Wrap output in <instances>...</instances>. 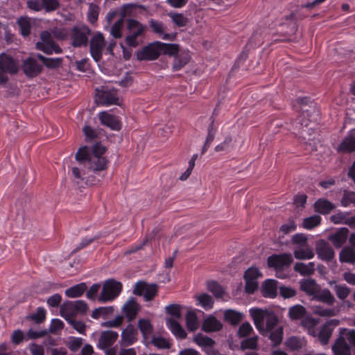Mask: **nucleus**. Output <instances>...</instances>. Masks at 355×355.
Returning a JSON list of instances; mask_svg holds the SVG:
<instances>
[{
	"instance_id": "obj_52",
	"label": "nucleus",
	"mask_w": 355,
	"mask_h": 355,
	"mask_svg": "<svg viewBox=\"0 0 355 355\" xmlns=\"http://www.w3.org/2000/svg\"><path fill=\"white\" fill-rule=\"evenodd\" d=\"M101 237L100 234L96 235L93 237H85L83 238L80 243L72 250L71 254H75L80 250L86 248L96 240Z\"/></svg>"
},
{
	"instance_id": "obj_6",
	"label": "nucleus",
	"mask_w": 355,
	"mask_h": 355,
	"mask_svg": "<svg viewBox=\"0 0 355 355\" xmlns=\"http://www.w3.org/2000/svg\"><path fill=\"white\" fill-rule=\"evenodd\" d=\"M90 35L91 29L87 26L82 24L73 26L70 32L71 45L76 48L86 46Z\"/></svg>"
},
{
	"instance_id": "obj_17",
	"label": "nucleus",
	"mask_w": 355,
	"mask_h": 355,
	"mask_svg": "<svg viewBox=\"0 0 355 355\" xmlns=\"http://www.w3.org/2000/svg\"><path fill=\"white\" fill-rule=\"evenodd\" d=\"M338 324V320L331 319L322 325L318 334V339L322 345H327L329 343L334 329Z\"/></svg>"
},
{
	"instance_id": "obj_18",
	"label": "nucleus",
	"mask_w": 355,
	"mask_h": 355,
	"mask_svg": "<svg viewBox=\"0 0 355 355\" xmlns=\"http://www.w3.org/2000/svg\"><path fill=\"white\" fill-rule=\"evenodd\" d=\"M91 153L87 146L80 147L76 153V159L80 165L87 170V173L94 172L93 163L90 162Z\"/></svg>"
},
{
	"instance_id": "obj_10",
	"label": "nucleus",
	"mask_w": 355,
	"mask_h": 355,
	"mask_svg": "<svg viewBox=\"0 0 355 355\" xmlns=\"http://www.w3.org/2000/svg\"><path fill=\"white\" fill-rule=\"evenodd\" d=\"M160 55L159 49L156 42L150 43L137 52L138 60H155Z\"/></svg>"
},
{
	"instance_id": "obj_54",
	"label": "nucleus",
	"mask_w": 355,
	"mask_h": 355,
	"mask_svg": "<svg viewBox=\"0 0 355 355\" xmlns=\"http://www.w3.org/2000/svg\"><path fill=\"white\" fill-rule=\"evenodd\" d=\"M340 202L344 207H349L351 204L355 205V192L345 190Z\"/></svg>"
},
{
	"instance_id": "obj_40",
	"label": "nucleus",
	"mask_w": 355,
	"mask_h": 355,
	"mask_svg": "<svg viewBox=\"0 0 355 355\" xmlns=\"http://www.w3.org/2000/svg\"><path fill=\"white\" fill-rule=\"evenodd\" d=\"M190 57L187 53H182L175 56L173 64L174 71L182 69L189 62Z\"/></svg>"
},
{
	"instance_id": "obj_60",
	"label": "nucleus",
	"mask_w": 355,
	"mask_h": 355,
	"mask_svg": "<svg viewBox=\"0 0 355 355\" xmlns=\"http://www.w3.org/2000/svg\"><path fill=\"white\" fill-rule=\"evenodd\" d=\"M64 322L58 318H54L51 320L49 330V333L57 334L58 331L62 330L64 328Z\"/></svg>"
},
{
	"instance_id": "obj_42",
	"label": "nucleus",
	"mask_w": 355,
	"mask_h": 355,
	"mask_svg": "<svg viewBox=\"0 0 355 355\" xmlns=\"http://www.w3.org/2000/svg\"><path fill=\"white\" fill-rule=\"evenodd\" d=\"M329 284L332 286L334 284V286L333 287L334 291H335L337 297L340 300H345L346 299L349 293L350 289L345 284H336L335 282H329Z\"/></svg>"
},
{
	"instance_id": "obj_4",
	"label": "nucleus",
	"mask_w": 355,
	"mask_h": 355,
	"mask_svg": "<svg viewBox=\"0 0 355 355\" xmlns=\"http://www.w3.org/2000/svg\"><path fill=\"white\" fill-rule=\"evenodd\" d=\"M293 261V257L289 253L274 254L268 257L267 264L269 268L276 271L277 277L284 279V276H281L279 273H282L284 268L290 266Z\"/></svg>"
},
{
	"instance_id": "obj_49",
	"label": "nucleus",
	"mask_w": 355,
	"mask_h": 355,
	"mask_svg": "<svg viewBox=\"0 0 355 355\" xmlns=\"http://www.w3.org/2000/svg\"><path fill=\"white\" fill-rule=\"evenodd\" d=\"M46 311L43 307H38L36 312L28 315L27 319L34 321L36 324H41L46 319Z\"/></svg>"
},
{
	"instance_id": "obj_12",
	"label": "nucleus",
	"mask_w": 355,
	"mask_h": 355,
	"mask_svg": "<svg viewBox=\"0 0 355 355\" xmlns=\"http://www.w3.org/2000/svg\"><path fill=\"white\" fill-rule=\"evenodd\" d=\"M119 338V334L112 330L103 331L98 338L96 347L99 349L111 348Z\"/></svg>"
},
{
	"instance_id": "obj_48",
	"label": "nucleus",
	"mask_w": 355,
	"mask_h": 355,
	"mask_svg": "<svg viewBox=\"0 0 355 355\" xmlns=\"http://www.w3.org/2000/svg\"><path fill=\"white\" fill-rule=\"evenodd\" d=\"M207 289L210 291L216 298L222 297L224 294L223 287L216 281H210L207 282Z\"/></svg>"
},
{
	"instance_id": "obj_2",
	"label": "nucleus",
	"mask_w": 355,
	"mask_h": 355,
	"mask_svg": "<svg viewBox=\"0 0 355 355\" xmlns=\"http://www.w3.org/2000/svg\"><path fill=\"white\" fill-rule=\"evenodd\" d=\"M128 34L125 38V44L130 47H137L142 42L147 27L135 19H126Z\"/></svg>"
},
{
	"instance_id": "obj_23",
	"label": "nucleus",
	"mask_w": 355,
	"mask_h": 355,
	"mask_svg": "<svg viewBox=\"0 0 355 355\" xmlns=\"http://www.w3.org/2000/svg\"><path fill=\"white\" fill-rule=\"evenodd\" d=\"M349 230L347 227H341L330 235L329 239L336 248H340L346 242Z\"/></svg>"
},
{
	"instance_id": "obj_28",
	"label": "nucleus",
	"mask_w": 355,
	"mask_h": 355,
	"mask_svg": "<svg viewBox=\"0 0 355 355\" xmlns=\"http://www.w3.org/2000/svg\"><path fill=\"white\" fill-rule=\"evenodd\" d=\"M36 48L46 54H52L53 53H61L62 52V49L54 40L45 44L36 43Z\"/></svg>"
},
{
	"instance_id": "obj_47",
	"label": "nucleus",
	"mask_w": 355,
	"mask_h": 355,
	"mask_svg": "<svg viewBox=\"0 0 355 355\" xmlns=\"http://www.w3.org/2000/svg\"><path fill=\"white\" fill-rule=\"evenodd\" d=\"M322 218L319 215H313L304 219L302 226L304 229L311 230L321 223Z\"/></svg>"
},
{
	"instance_id": "obj_14",
	"label": "nucleus",
	"mask_w": 355,
	"mask_h": 355,
	"mask_svg": "<svg viewBox=\"0 0 355 355\" xmlns=\"http://www.w3.org/2000/svg\"><path fill=\"white\" fill-rule=\"evenodd\" d=\"M141 309V306L134 297H130L123 306L122 312L128 322H132Z\"/></svg>"
},
{
	"instance_id": "obj_38",
	"label": "nucleus",
	"mask_w": 355,
	"mask_h": 355,
	"mask_svg": "<svg viewBox=\"0 0 355 355\" xmlns=\"http://www.w3.org/2000/svg\"><path fill=\"white\" fill-rule=\"evenodd\" d=\"M306 313V309L300 304L294 305L288 310V316L293 320L302 319Z\"/></svg>"
},
{
	"instance_id": "obj_59",
	"label": "nucleus",
	"mask_w": 355,
	"mask_h": 355,
	"mask_svg": "<svg viewBox=\"0 0 355 355\" xmlns=\"http://www.w3.org/2000/svg\"><path fill=\"white\" fill-rule=\"evenodd\" d=\"M123 25V20L121 18L118 19L112 25V26L111 28V34L114 38L119 39L122 37Z\"/></svg>"
},
{
	"instance_id": "obj_29",
	"label": "nucleus",
	"mask_w": 355,
	"mask_h": 355,
	"mask_svg": "<svg viewBox=\"0 0 355 355\" xmlns=\"http://www.w3.org/2000/svg\"><path fill=\"white\" fill-rule=\"evenodd\" d=\"M338 150L344 153L355 152V137L352 135L345 137L338 146Z\"/></svg>"
},
{
	"instance_id": "obj_25",
	"label": "nucleus",
	"mask_w": 355,
	"mask_h": 355,
	"mask_svg": "<svg viewBox=\"0 0 355 355\" xmlns=\"http://www.w3.org/2000/svg\"><path fill=\"white\" fill-rule=\"evenodd\" d=\"M222 328V323L213 315H210L205 318L202 325V330L207 333L218 331Z\"/></svg>"
},
{
	"instance_id": "obj_64",
	"label": "nucleus",
	"mask_w": 355,
	"mask_h": 355,
	"mask_svg": "<svg viewBox=\"0 0 355 355\" xmlns=\"http://www.w3.org/2000/svg\"><path fill=\"white\" fill-rule=\"evenodd\" d=\"M43 8L46 12H52L57 10L60 3L57 0H42Z\"/></svg>"
},
{
	"instance_id": "obj_1",
	"label": "nucleus",
	"mask_w": 355,
	"mask_h": 355,
	"mask_svg": "<svg viewBox=\"0 0 355 355\" xmlns=\"http://www.w3.org/2000/svg\"><path fill=\"white\" fill-rule=\"evenodd\" d=\"M250 313L256 328L263 335L273 330L279 322L277 315L268 310L254 308L251 309Z\"/></svg>"
},
{
	"instance_id": "obj_30",
	"label": "nucleus",
	"mask_w": 355,
	"mask_h": 355,
	"mask_svg": "<svg viewBox=\"0 0 355 355\" xmlns=\"http://www.w3.org/2000/svg\"><path fill=\"white\" fill-rule=\"evenodd\" d=\"M300 289L308 295L315 296L318 291V285L314 279H309L300 282Z\"/></svg>"
},
{
	"instance_id": "obj_11",
	"label": "nucleus",
	"mask_w": 355,
	"mask_h": 355,
	"mask_svg": "<svg viewBox=\"0 0 355 355\" xmlns=\"http://www.w3.org/2000/svg\"><path fill=\"white\" fill-rule=\"evenodd\" d=\"M150 31L159 36L164 40L174 41L176 38V33L171 34L166 33V27L162 21L150 19L148 21Z\"/></svg>"
},
{
	"instance_id": "obj_62",
	"label": "nucleus",
	"mask_w": 355,
	"mask_h": 355,
	"mask_svg": "<svg viewBox=\"0 0 355 355\" xmlns=\"http://www.w3.org/2000/svg\"><path fill=\"white\" fill-rule=\"evenodd\" d=\"M49 334V331L46 329L41 330V331H34L32 329H30L26 333V340H35L40 338L44 337Z\"/></svg>"
},
{
	"instance_id": "obj_21",
	"label": "nucleus",
	"mask_w": 355,
	"mask_h": 355,
	"mask_svg": "<svg viewBox=\"0 0 355 355\" xmlns=\"http://www.w3.org/2000/svg\"><path fill=\"white\" fill-rule=\"evenodd\" d=\"M331 349L334 355H352L351 347L343 336L335 340Z\"/></svg>"
},
{
	"instance_id": "obj_39",
	"label": "nucleus",
	"mask_w": 355,
	"mask_h": 355,
	"mask_svg": "<svg viewBox=\"0 0 355 355\" xmlns=\"http://www.w3.org/2000/svg\"><path fill=\"white\" fill-rule=\"evenodd\" d=\"M207 131V136L202 149V154H205L207 152L215 138L217 129L214 127V120L209 125Z\"/></svg>"
},
{
	"instance_id": "obj_41",
	"label": "nucleus",
	"mask_w": 355,
	"mask_h": 355,
	"mask_svg": "<svg viewBox=\"0 0 355 355\" xmlns=\"http://www.w3.org/2000/svg\"><path fill=\"white\" fill-rule=\"evenodd\" d=\"M294 270L302 275H310L314 272V263L313 262L308 264L296 263L294 266Z\"/></svg>"
},
{
	"instance_id": "obj_19",
	"label": "nucleus",
	"mask_w": 355,
	"mask_h": 355,
	"mask_svg": "<svg viewBox=\"0 0 355 355\" xmlns=\"http://www.w3.org/2000/svg\"><path fill=\"white\" fill-rule=\"evenodd\" d=\"M316 253L320 259L326 261H331L335 256L332 247L328 242L324 240H321L318 243Z\"/></svg>"
},
{
	"instance_id": "obj_31",
	"label": "nucleus",
	"mask_w": 355,
	"mask_h": 355,
	"mask_svg": "<svg viewBox=\"0 0 355 355\" xmlns=\"http://www.w3.org/2000/svg\"><path fill=\"white\" fill-rule=\"evenodd\" d=\"M314 298L321 302L331 306L334 304L336 300L330 291L327 288L318 291Z\"/></svg>"
},
{
	"instance_id": "obj_7",
	"label": "nucleus",
	"mask_w": 355,
	"mask_h": 355,
	"mask_svg": "<svg viewBox=\"0 0 355 355\" xmlns=\"http://www.w3.org/2000/svg\"><path fill=\"white\" fill-rule=\"evenodd\" d=\"M122 291V284L114 279H109L105 282L102 292L98 297L101 302L112 301L119 295Z\"/></svg>"
},
{
	"instance_id": "obj_37",
	"label": "nucleus",
	"mask_w": 355,
	"mask_h": 355,
	"mask_svg": "<svg viewBox=\"0 0 355 355\" xmlns=\"http://www.w3.org/2000/svg\"><path fill=\"white\" fill-rule=\"evenodd\" d=\"M37 57L42 62L43 64L49 69H57L60 67L63 61L62 58H49L40 54H37Z\"/></svg>"
},
{
	"instance_id": "obj_3",
	"label": "nucleus",
	"mask_w": 355,
	"mask_h": 355,
	"mask_svg": "<svg viewBox=\"0 0 355 355\" xmlns=\"http://www.w3.org/2000/svg\"><path fill=\"white\" fill-rule=\"evenodd\" d=\"M18 70V63L12 57L6 53L0 55V85L7 83L8 75L16 74Z\"/></svg>"
},
{
	"instance_id": "obj_46",
	"label": "nucleus",
	"mask_w": 355,
	"mask_h": 355,
	"mask_svg": "<svg viewBox=\"0 0 355 355\" xmlns=\"http://www.w3.org/2000/svg\"><path fill=\"white\" fill-rule=\"evenodd\" d=\"M294 256L297 259H311L314 257V253L309 247L300 248L294 250Z\"/></svg>"
},
{
	"instance_id": "obj_8",
	"label": "nucleus",
	"mask_w": 355,
	"mask_h": 355,
	"mask_svg": "<svg viewBox=\"0 0 355 355\" xmlns=\"http://www.w3.org/2000/svg\"><path fill=\"white\" fill-rule=\"evenodd\" d=\"M105 151L106 148L100 144H96L93 146L90 162L93 163L94 173L107 169V159L103 156Z\"/></svg>"
},
{
	"instance_id": "obj_44",
	"label": "nucleus",
	"mask_w": 355,
	"mask_h": 355,
	"mask_svg": "<svg viewBox=\"0 0 355 355\" xmlns=\"http://www.w3.org/2000/svg\"><path fill=\"white\" fill-rule=\"evenodd\" d=\"M194 342L200 347H203L204 349L209 347H214L216 343L212 338L201 334H198L194 337Z\"/></svg>"
},
{
	"instance_id": "obj_43",
	"label": "nucleus",
	"mask_w": 355,
	"mask_h": 355,
	"mask_svg": "<svg viewBox=\"0 0 355 355\" xmlns=\"http://www.w3.org/2000/svg\"><path fill=\"white\" fill-rule=\"evenodd\" d=\"M285 345L290 350L295 351L303 347L304 340L297 336H291L286 340Z\"/></svg>"
},
{
	"instance_id": "obj_32",
	"label": "nucleus",
	"mask_w": 355,
	"mask_h": 355,
	"mask_svg": "<svg viewBox=\"0 0 355 355\" xmlns=\"http://www.w3.org/2000/svg\"><path fill=\"white\" fill-rule=\"evenodd\" d=\"M159 49V53H162L170 56L176 55L179 51V46L177 44H166L159 41L156 42Z\"/></svg>"
},
{
	"instance_id": "obj_58",
	"label": "nucleus",
	"mask_w": 355,
	"mask_h": 355,
	"mask_svg": "<svg viewBox=\"0 0 355 355\" xmlns=\"http://www.w3.org/2000/svg\"><path fill=\"white\" fill-rule=\"evenodd\" d=\"M262 274L257 267L249 268L244 274L245 280H257L259 277H261Z\"/></svg>"
},
{
	"instance_id": "obj_51",
	"label": "nucleus",
	"mask_w": 355,
	"mask_h": 355,
	"mask_svg": "<svg viewBox=\"0 0 355 355\" xmlns=\"http://www.w3.org/2000/svg\"><path fill=\"white\" fill-rule=\"evenodd\" d=\"M67 322L79 334H85L86 325L81 320H76L74 318H64Z\"/></svg>"
},
{
	"instance_id": "obj_34",
	"label": "nucleus",
	"mask_w": 355,
	"mask_h": 355,
	"mask_svg": "<svg viewBox=\"0 0 355 355\" xmlns=\"http://www.w3.org/2000/svg\"><path fill=\"white\" fill-rule=\"evenodd\" d=\"M242 319V313L236 311L228 309L224 312V320L233 326L237 325Z\"/></svg>"
},
{
	"instance_id": "obj_26",
	"label": "nucleus",
	"mask_w": 355,
	"mask_h": 355,
	"mask_svg": "<svg viewBox=\"0 0 355 355\" xmlns=\"http://www.w3.org/2000/svg\"><path fill=\"white\" fill-rule=\"evenodd\" d=\"M313 207L315 212L322 215L329 214L336 207L334 203L324 198H319L315 202Z\"/></svg>"
},
{
	"instance_id": "obj_5",
	"label": "nucleus",
	"mask_w": 355,
	"mask_h": 355,
	"mask_svg": "<svg viewBox=\"0 0 355 355\" xmlns=\"http://www.w3.org/2000/svg\"><path fill=\"white\" fill-rule=\"evenodd\" d=\"M87 311L88 306L83 300L67 301L60 307V315L63 318H75L78 314H85Z\"/></svg>"
},
{
	"instance_id": "obj_9",
	"label": "nucleus",
	"mask_w": 355,
	"mask_h": 355,
	"mask_svg": "<svg viewBox=\"0 0 355 355\" xmlns=\"http://www.w3.org/2000/svg\"><path fill=\"white\" fill-rule=\"evenodd\" d=\"M96 101L98 104L105 106L119 104L116 91L107 88L97 90Z\"/></svg>"
},
{
	"instance_id": "obj_45",
	"label": "nucleus",
	"mask_w": 355,
	"mask_h": 355,
	"mask_svg": "<svg viewBox=\"0 0 355 355\" xmlns=\"http://www.w3.org/2000/svg\"><path fill=\"white\" fill-rule=\"evenodd\" d=\"M198 304L203 307L205 310L212 309L214 305V300L211 296L207 293H202L197 297Z\"/></svg>"
},
{
	"instance_id": "obj_22",
	"label": "nucleus",
	"mask_w": 355,
	"mask_h": 355,
	"mask_svg": "<svg viewBox=\"0 0 355 355\" xmlns=\"http://www.w3.org/2000/svg\"><path fill=\"white\" fill-rule=\"evenodd\" d=\"M261 292L264 297L273 299L277 295V281L275 279H266L261 287Z\"/></svg>"
},
{
	"instance_id": "obj_27",
	"label": "nucleus",
	"mask_w": 355,
	"mask_h": 355,
	"mask_svg": "<svg viewBox=\"0 0 355 355\" xmlns=\"http://www.w3.org/2000/svg\"><path fill=\"white\" fill-rule=\"evenodd\" d=\"M166 326L175 337L180 339H184L187 337L186 331L176 320L173 318L168 319L166 320Z\"/></svg>"
},
{
	"instance_id": "obj_16",
	"label": "nucleus",
	"mask_w": 355,
	"mask_h": 355,
	"mask_svg": "<svg viewBox=\"0 0 355 355\" xmlns=\"http://www.w3.org/2000/svg\"><path fill=\"white\" fill-rule=\"evenodd\" d=\"M104 44V37L102 34L95 35L91 40L90 53L96 62H98L102 58Z\"/></svg>"
},
{
	"instance_id": "obj_15",
	"label": "nucleus",
	"mask_w": 355,
	"mask_h": 355,
	"mask_svg": "<svg viewBox=\"0 0 355 355\" xmlns=\"http://www.w3.org/2000/svg\"><path fill=\"white\" fill-rule=\"evenodd\" d=\"M98 119L103 125L110 128L112 130L119 131L121 129V123L119 117L103 111L98 114Z\"/></svg>"
},
{
	"instance_id": "obj_33",
	"label": "nucleus",
	"mask_w": 355,
	"mask_h": 355,
	"mask_svg": "<svg viewBox=\"0 0 355 355\" xmlns=\"http://www.w3.org/2000/svg\"><path fill=\"white\" fill-rule=\"evenodd\" d=\"M87 288L85 283H80L67 288L64 293L67 297L70 298L79 297L83 295Z\"/></svg>"
},
{
	"instance_id": "obj_13",
	"label": "nucleus",
	"mask_w": 355,
	"mask_h": 355,
	"mask_svg": "<svg viewBox=\"0 0 355 355\" xmlns=\"http://www.w3.org/2000/svg\"><path fill=\"white\" fill-rule=\"evenodd\" d=\"M138 330L132 325L129 324L123 329L121 335V345L128 347L135 343L138 340Z\"/></svg>"
},
{
	"instance_id": "obj_35",
	"label": "nucleus",
	"mask_w": 355,
	"mask_h": 355,
	"mask_svg": "<svg viewBox=\"0 0 355 355\" xmlns=\"http://www.w3.org/2000/svg\"><path fill=\"white\" fill-rule=\"evenodd\" d=\"M138 328L145 339L148 338L153 332V326L150 320L147 319H139Z\"/></svg>"
},
{
	"instance_id": "obj_50",
	"label": "nucleus",
	"mask_w": 355,
	"mask_h": 355,
	"mask_svg": "<svg viewBox=\"0 0 355 355\" xmlns=\"http://www.w3.org/2000/svg\"><path fill=\"white\" fill-rule=\"evenodd\" d=\"M168 16L171 19L172 21L178 27L185 26L188 23L187 18L184 17V15L182 13H175L171 12L168 13Z\"/></svg>"
},
{
	"instance_id": "obj_24",
	"label": "nucleus",
	"mask_w": 355,
	"mask_h": 355,
	"mask_svg": "<svg viewBox=\"0 0 355 355\" xmlns=\"http://www.w3.org/2000/svg\"><path fill=\"white\" fill-rule=\"evenodd\" d=\"M71 172L74 178V181L77 185H79L80 183L85 179H86L85 184L89 185H96L98 184L101 180V179L90 180L89 176H85L87 174L86 171L83 169L79 168L78 167H73Z\"/></svg>"
},
{
	"instance_id": "obj_55",
	"label": "nucleus",
	"mask_w": 355,
	"mask_h": 355,
	"mask_svg": "<svg viewBox=\"0 0 355 355\" xmlns=\"http://www.w3.org/2000/svg\"><path fill=\"white\" fill-rule=\"evenodd\" d=\"M157 293V286L155 284H148L143 294L144 300L149 302L153 300Z\"/></svg>"
},
{
	"instance_id": "obj_53",
	"label": "nucleus",
	"mask_w": 355,
	"mask_h": 355,
	"mask_svg": "<svg viewBox=\"0 0 355 355\" xmlns=\"http://www.w3.org/2000/svg\"><path fill=\"white\" fill-rule=\"evenodd\" d=\"M186 323L187 329L193 331L198 327V321L196 315L194 313L189 312L186 316Z\"/></svg>"
},
{
	"instance_id": "obj_57",
	"label": "nucleus",
	"mask_w": 355,
	"mask_h": 355,
	"mask_svg": "<svg viewBox=\"0 0 355 355\" xmlns=\"http://www.w3.org/2000/svg\"><path fill=\"white\" fill-rule=\"evenodd\" d=\"M98 15L99 7L94 3H91L87 13L88 21L92 24H95L98 20Z\"/></svg>"
},
{
	"instance_id": "obj_63",
	"label": "nucleus",
	"mask_w": 355,
	"mask_h": 355,
	"mask_svg": "<svg viewBox=\"0 0 355 355\" xmlns=\"http://www.w3.org/2000/svg\"><path fill=\"white\" fill-rule=\"evenodd\" d=\"M10 338L11 342L14 345H18L24 340H26V336L24 335V332L21 329H17L13 331Z\"/></svg>"
},
{
	"instance_id": "obj_56",
	"label": "nucleus",
	"mask_w": 355,
	"mask_h": 355,
	"mask_svg": "<svg viewBox=\"0 0 355 355\" xmlns=\"http://www.w3.org/2000/svg\"><path fill=\"white\" fill-rule=\"evenodd\" d=\"M268 333H270L269 338L274 345H278L282 343L283 338V329L282 327H278Z\"/></svg>"
},
{
	"instance_id": "obj_36",
	"label": "nucleus",
	"mask_w": 355,
	"mask_h": 355,
	"mask_svg": "<svg viewBox=\"0 0 355 355\" xmlns=\"http://www.w3.org/2000/svg\"><path fill=\"white\" fill-rule=\"evenodd\" d=\"M17 24L19 27L20 33L24 37H28L31 34V21L29 17H21L17 20Z\"/></svg>"
},
{
	"instance_id": "obj_61",
	"label": "nucleus",
	"mask_w": 355,
	"mask_h": 355,
	"mask_svg": "<svg viewBox=\"0 0 355 355\" xmlns=\"http://www.w3.org/2000/svg\"><path fill=\"white\" fill-rule=\"evenodd\" d=\"M349 212L338 211L330 217L331 221L334 224H345Z\"/></svg>"
},
{
	"instance_id": "obj_20",
	"label": "nucleus",
	"mask_w": 355,
	"mask_h": 355,
	"mask_svg": "<svg viewBox=\"0 0 355 355\" xmlns=\"http://www.w3.org/2000/svg\"><path fill=\"white\" fill-rule=\"evenodd\" d=\"M23 69L24 73L28 77H35L42 71V66L33 58H28L24 62Z\"/></svg>"
}]
</instances>
